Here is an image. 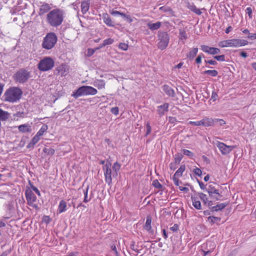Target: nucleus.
Listing matches in <instances>:
<instances>
[{
  "instance_id": "29",
  "label": "nucleus",
  "mask_w": 256,
  "mask_h": 256,
  "mask_svg": "<svg viewBox=\"0 0 256 256\" xmlns=\"http://www.w3.org/2000/svg\"><path fill=\"white\" fill-rule=\"evenodd\" d=\"M10 114L6 111L3 110L0 108V120L2 121L6 120L9 117Z\"/></svg>"
},
{
  "instance_id": "11",
  "label": "nucleus",
  "mask_w": 256,
  "mask_h": 256,
  "mask_svg": "<svg viewBox=\"0 0 256 256\" xmlns=\"http://www.w3.org/2000/svg\"><path fill=\"white\" fill-rule=\"evenodd\" d=\"M206 190L208 192L210 196L216 200H220L222 196L219 193L218 190L214 187V184H210Z\"/></svg>"
},
{
  "instance_id": "49",
  "label": "nucleus",
  "mask_w": 256,
  "mask_h": 256,
  "mask_svg": "<svg viewBox=\"0 0 256 256\" xmlns=\"http://www.w3.org/2000/svg\"><path fill=\"white\" fill-rule=\"evenodd\" d=\"M218 97V94L216 92H213L212 94L210 100L213 102H215L216 100Z\"/></svg>"
},
{
  "instance_id": "17",
  "label": "nucleus",
  "mask_w": 256,
  "mask_h": 256,
  "mask_svg": "<svg viewBox=\"0 0 256 256\" xmlns=\"http://www.w3.org/2000/svg\"><path fill=\"white\" fill-rule=\"evenodd\" d=\"M50 9L51 7L49 4L47 3H44L42 4L40 8V10L38 12L39 15H44L46 12H48Z\"/></svg>"
},
{
  "instance_id": "19",
  "label": "nucleus",
  "mask_w": 256,
  "mask_h": 256,
  "mask_svg": "<svg viewBox=\"0 0 256 256\" xmlns=\"http://www.w3.org/2000/svg\"><path fill=\"white\" fill-rule=\"evenodd\" d=\"M163 90L166 93L167 95L170 96H174L175 92L174 90L167 84H164L162 86Z\"/></svg>"
},
{
  "instance_id": "30",
  "label": "nucleus",
  "mask_w": 256,
  "mask_h": 256,
  "mask_svg": "<svg viewBox=\"0 0 256 256\" xmlns=\"http://www.w3.org/2000/svg\"><path fill=\"white\" fill-rule=\"evenodd\" d=\"M193 206L197 210L201 209V204L197 198L192 196Z\"/></svg>"
},
{
  "instance_id": "62",
  "label": "nucleus",
  "mask_w": 256,
  "mask_h": 256,
  "mask_svg": "<svg viewBox=\"0 0 256 256\" xmlns=\"http://www.w3.org/2000/svg\"><path fill=\"white\" fill-rule=\"evenodd\" d=\"M198 183L199 184V186L200 188L202 190H206V186L204 184L203 182L198 180Z\"/></svg>"
},
{
  "instance_id": "10",
  "label": "nucleus",
  "mask_w": 256,
  "mask_h": 256,
  "mask_svg": "<svg viewBox=\"0 0 256 256\" xmlns=\"http://www.w3.org/2000/svg\"><path fill=\"white\" fill-rule=\"evenodd\" d=\"M25 195L28 204L36 210L38 209V205L36 204V197L30 188H26Z\"/></svg>"
},
{
  "instance_id": "26",
  "label": "nucleus",
  "mask_w": 256,
  "mask_h": 256,
  "mask_svg": "<svg viewBox=\"0 0 256 256\" xmlns=\"http://www.w3.org/2000/svg\"><path fill=\"white\" fill-rule=\"evenodd\" d=\"M40 138L36 134L28 145V148H32L40 140Z\"/></svg>"
},
{
  "instance_id": "64",
  "label": "nucleus",
  "mask_w": 256,
  "mask_h": 256,
  "mask_svg": "<svg viewBox=\"0 0 256 256\" xmlns=\"http://www.w3.org/2000/svg\"><path fill=\"white\" fill-rule=\"evenodd\" d=\"M184 62H180L174 66V68H180L183 66Z\"/></svg>"
},
{
  "instance_id": "14",
  "label": "nucleus",
  "mask_w": 256,
  "mask_h": 256,
  "mask_svg": "<svg viewBox=\"0 0 256 256\" xmlns=\"http://www.w3.org/2000/svg\"><path fill=\"white\" fill-rule=\"evenodd\" d=\"M56 70L58 74L63 76L68 73V68L66 64H62L56 68Z\"/></svg>"
},
{
  "instance_id": "18",
  "label": "nucleus",
  "mask_w": 256,
  "mask_h": 256,
  "mask_svg": "<svg viewBox=\"0 0 256 256\" xmlns=\"http://www.w3.org/2000/svg\"><path fill=\"white\" fill-rule=\"evenodd\" d=\"M102 19L104 23L108 26L113 27L114 24L113 22L107 13H104L102 14Z\"/></svg>"
},
{
  "instance_id": "16",
  "label": "nucleus",
  "mask_w": 256,
  "mask_h": 256,
  "mask_svg": "<svg viewBox=\"0 0 256 256\" xmlns=\"http://www.w3.org/2000/svg\"><path fill=\"white\" fill-rule=\"evenodd\" d=\"M90 0H83L81 3V11L83 14H86L89 10L90 6Z\"/></svg>"
},
{
  "instance_id": "8",
  "label": "nucleus",
  "mask_w": 256,
  "mask_h": 256,
  "mask_svg": "<svg viewBox=\"0 0 256 256\" xmlns=\"http://www.w3.org/2000/svg\"><path fill=\"white\" fill-rule=\"evenodd\" d=\"M158 48L161 50H164L168 44L170 37L166 32H160L158 34Z\"/></svg>"
},
{
  "instance_id": "15",
  "label": "nucleus",
  "mask_w": 256,
  "mask_h": 256,
  "mask_svg": "<svg viewBox=\"0 0 256 256\" xmlns=\"http://www.w3.org/2000/svg\"><path fill=\"white\" fill-rule=\"evenodd\" d=\"M215 122V120L212 118L205 117L200 120L201 126H213Z\"/></svg>"
},
{
  "instance_id": "48",
  "label": "nucleus",
  "mask_w": 256,
  "mask_h": 256,
  "mask_svg": "<svg viewBox=\"0 0 256 256\" xmlns=\"http://www.w3.org/2000/svg\"><path fill=\"white\" fill-rule=\"evenodd\" d=\"M204 56L203 54H199L197 58H196V62L197 64H201L202 62V57H204Z\"/></svg>"
},
{
  "instance_id": "28",
  "label": "nucleus",
  "mask_w": 256,
  "mask_h": 256,
  "mask_svg": "<svg viewBox=\"0 0 256 256\" xmlns=\"http://www.w3.org/2000/svg\"><path fill=\"white\" fill-rule=\"evenodd\" d=\"M162 25V23L158 22L156 23H148V28L151 30H158Z\"/></svg>"
},
{
  "instance_id": "33",
  "label": "nucleus",
  "mask_w": 256,
  "mask_h": 256,
  "mask_svg": "<svg viewBox=\"0 0 256 256\" xmlns=\"http://www.w3.org/2000/svg\"><path fill=\"white\" fill-rule=\"evenodd\" d=\"M20 132H28L30 131V126L28 124H22L18 127Z\"/></svg>"
},
{
  "instance_id": "40",
  "label": "nucleus",
  "mask_w": 256,
  "mask_h": 256,
  "mask_svg": "<svg viewBox=\"0 0 256 256\" xmlns=\"http://www.w3.org/2000/svg\"><path fill=\"white\" fill-rule=\"evenodd\" d=\"M88 186H87V188H86V190H84V202L85 203H86L90 200V198H88Z\"/></svg>"
},
{
  "instance_id": "39",
  "label": "nucleus",
  "mask_w": 256,
  "mask_h": 256,
  "mask_svg": "<svg viewBox=\"0 0 256 256\" xmlns=\"http://www.w3.org/2000/svg\"><path fill=\"white\" fill-rule=\"evenodd\" d=\"M119 49L126 51L128 48V44L124 42H120L118 46Z\"/></svg>"
},
{
  "instance_id": "7",
  "label": "nucleus",
  "mask_w": 256,
  "mask_h": 256,
  "mask_svg": "<svg viewBox=\"0 0 256 256\" xmlns=\"http://www.w3.org/2000/svg\"><path fill=\"white\" fill-rule=\"evenodd\" d=\"M57 42V36L54 32L46 34L44 38L42 46L46 50H50L54 47Z\"/></svg>"
},
{
  "instance_id": "6",
  "label": "nucleus",
  "mask_w": 256,
  "mask_h": 256,
  "mask_svg": "<svg viewBox=\"0 0 256 256\" xmlns=\"http://www.w3.org/2000/svg\"><path fill=\"white\" fill-rule=\"evenodd\" d=\"M54 60L50 56H46L42 59L38 64V68L41 72L51 70L54 66Z\"/></svg>"
},
{
  "instance_id": "21",
  "label": "nucleus",
  "mask_w": 256,
  "mask_h": 256,
  "mask_svg": "<svg viewBox=\"0 0 256 256\" xmlns=\"http://www.w3.org/2000/svg\"><path fill=\"white\" fill-rule=\"evenodd\" d=\"M198 52V48H191L186 54V58L190 60H193L196 56Z\"/></svg>"
},
{
  "instance_id": "2",
  "label": "nucleus",
  "mask_w": 256,
  "mask_h": 256,
  "mask_svg": "<svg viewBox=\"0 0 256 256\" xmlns=\"http://www.w3.org/2000/svg\"><path fill=\"white\" fill-rule=\"evenodd\" d=\"M48 24L52 26L57 27L60 26L64 20V13L59 8L51 10L46 16Z\"/></svg>"
},
{
  "instance_id": "51",
  "label": "nucleus",
  "mask_w": 256,
  "mask_h": 256,
  "mask_svg": "<svg viewBox=\"0 0 256 256\" xmlns=\"http://www.w3.org/2000/svg\"><path fill=\"white\" fill-rule=\"evenodd\" d=\"M188 124H192V125H193L194 126H201L200 120L196 121V122L190 121L188 122Z\"/></svg>"
},
{
  "instance_id": "32",
  "label": "nucleus",
  "mask_w": 256,
  "mask_h": 256,
  "mask_svg": "<svg viewBox=\"0 0 256 256\" xmlns=\"http://www.w3.org/2000/svg\"><path fill=\"white\" fill-rule=\"evenodd\" d=\"M54 152V150L52 148H44L43 149V152L46 156H52Z\"/></svg>"
},
{
  "instance_id": "38",
  "label": "nucleus",
  "mask_w": 256,
  "mask_h": 256,
  "mask_svg": "<svg viewBox=\"0 0 256 256\" xmlns=\"http://www.w3.org/2000/svg\"><path fill=\"white\" fill-rule=\"evenodd\" d=\"M204 74H209L212 76H216L218 74V72L216 70H207L204 72Z\"/></svg>"
},
{
  "instance_id": "23",
  "label": "nucleus",
  "mask_w": 256,
  "mask_h": 256,
  "mask_svg": "<svg viewBox=\"0 0 256 256\" xmlns=\"http://www.w3.org/2000/svg\"><path fill=\"white\" fill-rule=\"evenodd\" d=\"M66 202L62 200L60 202L58 206V212L59 213H62L66 210Z\"/></svg>"
},
{
  "instance_id": "44",
  "label": "nucleus",
  "mask_w": 256,
  "mask_h": 256,
  "mask_svg": "<svg viewBox=\"0 0 256 256\" xmlns=\"http://www.w3.org/2000/svg\"><path fill=\"white\" fill-rule=\"evenodd\" d=\"M193 172L198 176H201L202 174V172L201 170L199 168H194L192 170Z\"/></svg>"
},
{
  "instance_id": "31",
  "label": "nucleus",
  "mask_w": 256,
  "mask_h": 256,
  "mask_svg": "<svg viewBox=\"0 0 256 256\" xmlns=\"http://www.w3.org/2000/svg\"><path fill=\"white\" fill-rule=\"evenodd\" d=\"M48 130V126L46 124H43L36 134L40 138V136H42Z\"/></svg>"
},
{
  "instance_id": "24",
  "label": "nucleus",
  "mask_w": 256,
  "mask_h": 256,
  "mask_svg": "<svg viewBox=\"0 0 256 256\" xmlns=\"http://www.w3.org/2000/svg\"><path fill=\"white\" fill-rule=\"evenodd\" d=\"M186 166L184 164L181 165L178 169L176 172L173 176L180 178L182 176L183 172L185 170Z\"/></svg>"
},
{
  "instance_id": "46",
  "label": "nucleus",
  "mask_w": 256,
  "mask_h": 256,
  "mask_svg": "<svg viewBox=\"0 0 256 256\" xmlns=\"http://www.w3.org/2000/svg\"><path fill=\"white\" fill-rule=\"evenodd\" d=\"M146 136L150 134L152 131L151 126L150 125V123L149 122H148L146 124Z\"/></svg>"
},
{
  "instance_id": "34",
  "label": "nucleus",
  "mask_w": 256,
  "mask_h": 256,
  "mask_svg": "<svg viewBox=\"0 0 256 256\" xmlns=\"http://www.w3.org/2000/svg\"><path fill=\"white\" fill-rule=\"evenodd\" d=\"M114 40L113 39L111 38H108L107 39H106L104 40L103 43L102 44V45L98 48H97L96 50H98L99 48H102L106 46L111 44L114 42Z\"/></svg>"
},
{
  "instance_id": "22",
  "label": "nucleus",
  "mask_w": 256,
  "mask_h": 256,
  "mask_svg": "<svg viewBox=\"0 0 256 256\" xmlns=\"http://www.w3.org/2000/svg\"><path fill=\"white\" fill-rule=\"evenodd\" d=\"M168 103H164V104L158 106V112L160 115H162L164 114V112L168 110Z\"/></svg>"
},
{
  "instance_id": "5",
  "label": "nucleus",
  "mask_w": 256,
  "mask_h": 256,
  "mask_svg": "<svg viewBox=\"0 0 256 256\" xmlns=\"http://www.w3.org/2000/svg\"><path fill=\"white\" fill-rule=\"evenodd\" d=\"M98 92L97 90L90 86H82L73 92L72 96L78 98L82 96L95 95Z\"/></svg>"
},
{
  "instance_id": "50",
  "label": "nucleus",
  "mask_w": 256,
  "mask_h": 256,
  "mask_svg": "<svg viewBox=\"0 0 256 256\" xmlns=\"http://www.w3.org/2000/svg\"><path fill=\"white\" fill-rule=\"evenodd\" d=\"M153 185L156 188H162V184L158 182V180H154L153 181Z\"/></svg>"
},
{
  "instance_id": "20",
  "label": "nucleus",
  "mask_w": 256,
  "mask_h": 256,
  "mask_svg": "<svg viewBox=\"0 0 256 256\" xmlns=\"http://www.w3.org/2000/svg\"><path fill=\"white\" fill-rule=\"evenodd\" d=\"M188 8L198 15H200L202 14L201 10L197 8L196 6L194 4H190L188 3ZM202 10L204 9L202 8Z\"/></svg>"
},
{
  "instance_id": "37",
  "label": "nucleus",
  "mask_w": 256,
  "mask_h": 256,
  "mask_svg": "<svg viewBox=\"0 0 256 256\" xmlns=\"http://www.w3.org/2000/svg\"><path fill=\"white\" fill-rule=\"evenodd\" d=\"M226 206V204L225 203H221L218 204L212 208V210L214 211H218L224 208Z\"/></svg>"
},
{
  "instance_id": "42",
  "label": "nucleus",
  "mask_w": 256,
  "mask_h": 256,
  "mask_svg": "<svg viewBox=\"0 0 256 256\" xmlns=\"http://www.w3.org/2000/svg\"><path fill=\"white\" fill-rule=\"evenodd\" d=\"M182 152L184 154L188 156L190 158H192L194 156V154L189 150H183Z\"/></svg>"
},
{
  "instance_id": "13",
  "label": "nucleus",
  "mask_w": 256,
  "mask_h": 256,
  "mask_svg": "<svg viewBox=\"0 0 256 256\" xmlns=\"http://www.w3.org/2000/svg\"><path fill=\"white\" fill-rule=\"evenodd\" d=\"M200 49L204 52L207 53V54H211V55H214L216 54H218L220 52V50L218 48H214V47H210L208 46L204 45V44L200 46Z\"/></svg>"
},
{
  "instance_id": "47",
  "label": "nucleus",
  "mask_w": 256,
  "mask_h": 256,
  "mask_svg": "<svg viewBox=\"0 0 256 256\" xmlns=\"http://www.w3.org/2000/svg\"><path fill=\"white\" fill-rule=\"evenodd\" d=\"M178 164L177 162L176 161L172 162L170 164V168L172 170H174L176 168Z\"/></svg>"
},
{
  "instance_id": "9",
  "label": "nucleus",
  "mask_w": 256,
  "mask_h": 256,
  "mask_svg": "<svg viewBox=\"0 0 256 256\" xmlns=\"http://www.w3.org/2000/svg\"><path fill=\"white\" fill-rule=\"evenodd\" d=\"M30 78V72L24 69L18 70L14 76V80L19 83L26 82Z\"/></svg>"
},
{
  "instance_id": "4",
  "label": "nucleus",
  "mask_w": 256,
  "mask_h": 256,
  "mask_svg": "<svg viewBox=\"0 0 256 256\" xmlns=\"http://www.w3.org/2000/svg\"><path fill=\"white\" fill-rule=\"evenodd\" d=\"M248 44V42L244 40L234 38L224 40L220 42L218 46L220 48L234 47L238 48L245 46Z\"/></svg>"
},
{
  "instance_id": "61",
  "label": "nucleus",
  "mask_w": 256,
  "mask_h": 256,
  "mask_svg": "<svg viewBox=\"0 0 256 256\" xmlns=\"http://www.w3.org/2000/svg\"><path fill=\"white\" fill-rule=\"evenodd\" d=\"M248 38L251 40H256V34H252L248 36Z\"/></svg>"
},
{
  "instance_id": "35",
  "label": "nucleus",
  "mask_w": 256,
  "mask_h": 256,
  "mask_svg": "<svg viewBox=\"0 0 256 256\" xmlns=\"http://www.w3.org/2000/svg\"><path fill=\"white\" fill-rule=\"evenodd\" d=\"M94 86L99 90L105 88V83L103 80H99L96 82Z\"/></svg>"
},
{
  "instance_id": "53",
  "label": "nucleus",
  "mask_w": 256,
  "mask_h": 256,
  "mask_svg": "<svg viewBox=\"0 0 256 256\" xmlns=\"http://www.w3.org/2000/svg\"><path fill=\"white\" fill-rule=\"evenodd\" d=\"M31 188H32V190L36 192V193L38 195V196H40V190L38 189L37 188H36V186L32 185L31 186Z\"/></svg>"
},
{
  "instance_id": "36",
  "label": "nucleus",
  "mask_w": 256,
  "mask_h": 256,
  "mask_svg": "<svg viewBox=\"0 0 256 256\" xmlns=\"http://www.w3.org/2000/svg\"><path fill=\"white\" fill-rule=\"evenodd\" d=\"M220 220V218L218 217L214 216H210L208 217V221L210 224H212L216 222H218Z\"/></svg>"
},
{
  "instance_id": "56",
  "label": "nucleus",
  "mask_w": 256,
  "mask_h": 256,
  "mask_svg": "<svg viewBox=\"0 0 256 256\" xmlns=\"http://www.w3.org/2000/svg\"><path fill=\"white\" fill-rule=\"evenodd\" d=\"M205 62L212 65H216L217 64L216 62L214 60H205Z\"/></svg>"
},
{
  "instance_id": "52",
  "label": "nucleus",
  "mask_w": 256,
  "mask_h": 256,
  "mask_svg": "<svg viewBox=\"0 0 256 256\" xmlns=\"http://www.w3.org/2000/svg\"><path fill=\"white\" fill-rule=\"evenodd\" d=\"M178 178H177V177H175V176H172V178L174 184L176 186H179L180 182H179Z\"/></svg>"
},
{
  "instance_id": "63",
  "label": "nucleus",
  "mask_w": 256,
  "mask_h": 256,
  "mask_svg": "<svg viewBox=\"0 0 256 256\" xmlns=\"http://www.w3.org/2000/svg\"><path fill=\"white\" fill-rule=\"evenodd\" d=\"M110 14H112L113 16H117L120 15V12L117 11V10H112L110 12Z\"/></svg>"
},
{
  "instance_id": "41",
  "label": "nucleus",
  "mask_w": 256,
  "mask_h": 256,
  "mask_svg": "<svg viewBox=\"0 0 256 256\" xmlns=\"http://www.w3.org/2000/svg\"><path fill=\"white\" fill-rule=\"evenodd\" d=\"M198 194H199V197L200 198V200H202L204 204H207V201L208 200V198H207L206 195L202 192L199 193Z\"/></svg>"
},
{
  "instance_id": "27",
  "label": "nucleus",
  "mask_w": 256,
  "mask_h": 256,
  "mask_svg": "<svg viewBox=\"0 0 256 256\" xmlns=\"http://www.w3.org/2000/svg\"><path fill=\"white\" fill-rule=\"evenodd\" d=\"M151 224L152 218L150 216H148L144 224V228L148 232H150L152 230Z\"/></svg>"
},
{
  "instance_id": "43",
  "label": "nucleus",
  "mask_w": 256,
  "mask_h": 256,
  "mask_svg": "<svg viewBox=\"0 0 256 256\" xmlns=\"http://www.w3.org/2000/svg\"><path fill=\"white\" fill-rule=\"evenodd\" d=\"M214 58L219 62H224L225 60V56L224 54L214 56Z\"/></svg>"
},
{
  "instance_id": "60",
  "label": "nucleus",
  "mask_w": 256,
  "mask_h": 256,
  "mask_svg": "<svg viewBox=\"0 0 256 256\" xmlns=\"http://www.w3.org/2000/svg\"><path fill=\"white\" fill-rule=\"evenodd\" d=\"M178 225L177 224H174L172 226L170 227V229L173 232H176L178 230Z\"/></svg>"
},
{
  "instance_id": "1",
  "label": "nucleus",
  "mask_w": 256,
  "mask_h": 256,
  "mask_svg": "<svg viewBox=\"0 0 256 256\" xmlns=\"http://www.w3.org/2000/svg\"><path fill=\"white\" fill-rule=\"evenodd\" d=\"M101 164L104 165L105 180L110 186L112 182V176L116 177L118 176V172L120 169V164L116 162L112 166L110 161H101Z\"/></svg>"
},
{
  "instance_id": "3",
  "label": "nucleus",
  "mask_w": 256,
  "mask_h": 256,
  "mask_svg": "<svg viewBox=\"0 0 256 256\" xmlns=\"http://www.w3.org/2000/svg\"><path fill=\"white\" fill-rule=\"evenodd\" d=\"M22 94V90L17 87H12L8 88L4 93L5 101L14 102L19 100Z\"/></svg>"
},
{
  "instance_id": "55",
  "label": "nucleus",
  "mask_w": 256,
  "mask_h": 256,
  "mask_svg": "<svg viewBox=\"0 0 256 256\" xmlns=\"http://www.w3.org/2000/svg\"><path fill=\"white\" fill-rule=\"evenodd\" d=\"M246 12L248 15V16L251 18L252 14V10L250 7H248L246 8Z\"/></svg>"
},
{
  "instance_id": "59",
  "label": "nucleus",
  "mask_w": 256,
  "mask_h": 256,
  "mask_svg": "<svg viewBox=\"0 0 256 256\" xmlns=\"http://www.w3.org/2000/svg\"><path fill=\"white\" fill-rule=\"evenodd\" d=\"M178 188L181 191H183V192H188L189 190H188V188H186V187H184V186H178Z\"/></svg>"
},
{
  "instance_id": "12",
  "label": "nucleus",
  "mask_w": 256,
  "mask_h": 256,
  "mask_svg": "<svg viewBox=\"0 0 256 256\" xmlns=\"http://www.w3.org/2000/svg\"><path fill=\"white\" fill-rule=\"evenodd\" d=\"M216 146L223 154H229L234 148L233 146H227L225 144L220 142H218L216 144Z\"/></svg>"
},
{
  "instance_id": "54",
  "label": "nucleus",
  "mask_w": 256,
  "mask_h": 256,
  "mask_svg": "<svg viewBox=\"0 0 256 256\" xmlns=\"http://www.w3.org/2000/svg\"><path fill=\"white\" fill-rule=\"evenodd\" d=\"M214 120H215V122H220V126H223L226 124L225 121L222 119L214 118Z\"/></svg>"
},
{
  "instance_id": "25",
  "label": "nucleus",
  "mask_w": 256,
  "mask_h": 256,
  "mask_svg": "<svg viewBox=\"0 0 256 256\" xmlns=\"http://www.w3.org/2000/svg\"><path fill=\"white\" fill-rule=\"evenodd\" d=\"M188 34L184 28H180L179 30V40H185L188 38Z\"/></svg>"
},
{
  "instance_id": "57",
  "label": "nucleus",
  "mask_w": 256,
  "mask_h": 256,
  "mask_svg": "<svg viewBox=\"0 0 256 256\" xmlns=\"http://www.w3.org/2000/svg\"><path fill=\"white\" fill-rule=\"evenodd\" d=\"M95 52V50L92 48H88V56H92Z\"/></svg>"
},
{
  "instance_id": "45",
  "label": "nucleus",
  "mask_w": 256,
  "mask_h": 256,
  "mask_svg": "<svg viewBox=\"0 0 256 256\" xmlns=\"http://www.w3.org/2000/svg\"><path fill=\"white\" fill-rule=\"evenodd\" d=\"M110 112L112 114H114V115H118L119 112V109L118 108L117 106L112 108H111Z\"/></svg>"
},
{
  "instance_id": "58",
  "label": "nucleus",
  "mask_w": 256,
  "mask_h": 256,
  "mask_svg": "<svg viewBox=\"0 0 256 256\" xmlns=\"http://www.w3.org/2000/svg\"><path fill=\"white\" fill-rule=\"evenodd\" d=\"M112 250L116 254V256H118V252L116 250V248L115 245H112L111 246Z\"/></svg>"
}]
</instances>
